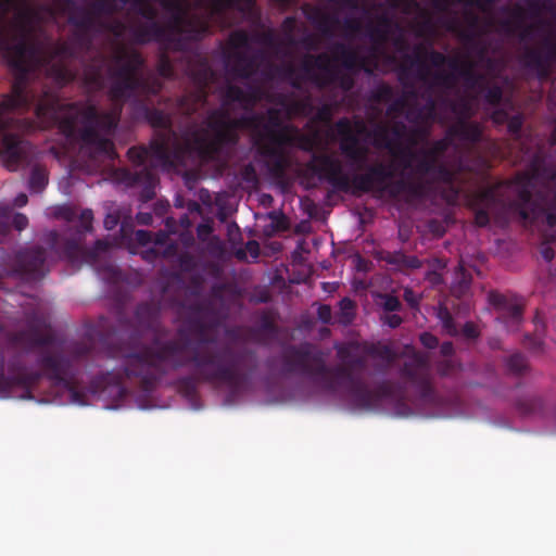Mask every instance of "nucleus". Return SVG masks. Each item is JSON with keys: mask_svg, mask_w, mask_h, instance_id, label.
I'll list each match as a JSON object with an SVG mask.
<instances>
[{"mask_svg": "<svg viewBox=\"0 0 556 556\" xmlns=\"http://www.w3.org/2000/svg\"><path fill=\"white\" fill-rule=\"evenodd\" d=\"M334 130L342 155L352 166L363 168L369 153L368 147L361 142V137L367 134L365 122L359 118L352 122L349 117H341L334 123Z\"/></svg>", "mask_w": 556, "mask_h": 556, "instance_id": "obj_10", "label": "nucleus"}, {"mask_svg": "<svg viewBox=\"0 0 556 556\" xmlns=\"http://www.w3.org/2000/svg\"><path fill=\"white\" fill-rule=\"evenodd\" d=\"M427 60L434 67H442L447 65L452 71L459 65L458 56L450 58L442 52L437 50H428L422 45H417L414 48L413 55H405V61L409 62L412 67H416L417 78L424 83H427L431 75V71L426 63Z\"/></svg>", "mask_w": 556, "mask_h": 556, "instance_id": "obj_15", "label": "nucleus"}, {"mask_svg": "<svg viewBox=\"0 0 556 556\" xmlns=\"http://www.w3.org/2000/svg\"><path fill=\"white\" fill-rule=\"evenodd\" d=\"M99 274L109 283L115 285L125 281V274L112 264L104 265Z\"/></svg>", "mask_w": 556, "mask_h": 556, "instance_id": "obj_52", "label": "nucleus"}, {"mask_svg": "<svg viewBox=\"0 0 556 556\" xmlns=\"http://www.w3.org/2000/svg\"><path fill=\"white\" fill-rule=\"evenodd\" d=\"M336 23H337L336 17L330 16L328 14H320V16L318 18L317 27L323 34L328 35L331 33V29Z\"/></svg>", "mask_w": 556, "mask_h": 556, "instance_id": "obj_61", "label": "nucleus"}, {"mask_svg": "<svg viewBox=\"0 0 556 556\" xmlns=\"http://www.w3.org/2000/svg\"><path fill=\"white\" fill-rule=\"evenodd\" d=\"M332 118V105L328 103L317 108L314 119L320 123H329Z\"/></svg>", "mask_w": 556, "mask_h": 556, "instance_id": "obj_59", "label": "nucleus"}, {"mask_svg": "<svg viewBox=\"0 0 556 556\" xmlns=\"http://www.w3.org/2000/svg\"><path fill=\"white\" fill-rule=\"evenodd\" d=\"M407 99L406 97L402 96L396 99H392L391 103L387 108V115H393V114H402L404 110L407 108Z\"/></svg>", "mask_w": 556, "mask_h": 556, "instance_id": "obj_57", "label": "nucleus"}, {"mask_svg": "<svg viewBox=\"0 0 556 556\" xmlns=\"http://www.w3.org/2000/svg\"><path fill=\"white\" fill-rule=\"evenodd\" d=\"M67 352L68 355L45 353L38 358V365L49 380L70 392L73 402L83 405L85 394L76 389V364L89 356L91 348L87 343L76 342L67 348Z\"/></svg>", "mask_w": 556, "mask_h": 556, "instance_id": "obj_9", "label": "nucleus"}, {"mask_svg": "<svg viewBox=\"0 0 556 556\" xmlns=\"http://www.w3.org/2000/svg\"><path fill=\"white\" fill-rule=\"evenodd\" d=\"M333 59L340 61L342 66L352 75L358 71L367 74L372 73L367 56L361 55L355 49L344 45L337 43L333 48Z\"/></svg>", "mask_w": 556, "mask_h": 556, "instance_id": "obj_24", "label": "nucleus"}, {"mask_svg": "<svg viewBox=\"0 0 556 556\" xmlns=\"http://www.w3.org/2000/svg\"><path fill=\"white\" fill-rule=\"evenodd\" d=\"M442 102L447 104L452 112L457 115L458 119H468L473 115L472 99L462 96L456 100L442 99Z\"/></svg>", "mask_w": 556, "mask_h": 556, "instance_id": "obj_39", "label": "nucleus"}, {"mask_svg": "<svg viewBox=\"0 0 556 556\" xmlns=\"http://www.w3.org/2000/svg\"><path fill=\"white\" fill-rule=\"evenodd\" d=\"M251 130L257 153L266 160L268 172L281 177L287 169L283 149L295 142V130L283 125L279 110L269 108L265 113H251L232 118L224 109L210 110L202 124L192 134L191 144L205 160H217L239 142V129Z\"/></svg>", "mask_w": 556, "mask_h": 556, "instance_id": "obj_4", "label": "nucleus"}, {"mask_svg": "<svg viewBox=\"0 0 556 556\" xmlns=\"http://www.w3.org/2000/svg\"><path fill=\"white\" fill-rule=\"evenodd\" d=\"M504 26L509 30H520V39L527 40L532 39L536 35L544 34L549 26L548 22L543 18H539L533 23L525 24L522 21V10L517 5L514 18L506 21Z\"/></svg>", "mask_w": 556, "mask_h": 556, "instance_id": "obj_25", "label": "nucleus"}, {"mask_svg": "<svg viewBox=\"0 0 556 556\" xmlns=\"http://www.w3.org/2000/svg\"><path fill=\"white\" fill-rule=\"evenodd\" d=\"M501 184L491 185L478 190L472 199L471 208L475 213V224L486 227L490 224V214L501 204L498 188Z\"/></svg>", "mask_w": 556, "mask_h": 556, "instance_id": "obj_19", "label": "nucleus"}, {"mask_svg": "<svg viewBox=\"0 0 556 556\" xmlns=\"http://www.w3.org/2000/svg\"><path fill=\"white\" fill-rule=\"evenodd\" d=\"M480 91H483L484 101L491 106H498L503 100V89L498 85L488 86L484 83L482 88H479Z\"/></svg>", "mask_w": 556, "mask_h": 556, "instance_id": "obj_49", "label": "nucleus"}, {"mask_svg": "<svg viewBox=\"0 0 556 556\" xmlns=\"http://www.w3.org/2000/svg\"><path fill=\"white\" fill-rule=\"evenodd\" d=\"M518 216L525 224L532 225V224H536V223H542L544 226H546V230L543 233V241L541 244L540 253L546 262H551L555 256L554 249L551 247V244L556 243V226H554V227L549 226L547 224L544 215H540V217H538L533 220L532 219L526 220L519 214H518Z\"/></svg>", "mask_w": 556, "mask_h": 556, "instance_id": "obj_32", "label": "nucleus"}, {"mask_svg": "<svg viewBox=\"0 0 556 556\" xmlns=\"http://www.w3.org/2000/svg\"><path fill=\"white\" fill-rule=\"evenodd\" d=\"M459 368V364H457L451 357L443 359L438 364V371L442 376L453 375Z\"/></svg>", "mask_w": 556, "mask_h": 556, "instance_id": "obj_58", "label": "nucleus"}, {"mask_svg": "<svg viewBox=\"0 0 556 556\" xmlns=\"http://www.w3.org/2000/svg\"><path fill=\"white\" fill-rule=\"evenodd\" d=\"M407 126L402 121H394L391 126H389L390 135H392L393 140V154L399 159V150L403 148L402 146H399L397 143L405 138L407 135Z\"/></svg>", "mask_w": 556, "mask_h": 556, "instance_id": "obj_47", "label": "nucleus"}, {"mask_svg": "<svg viewBox=\"0 0 556 556\" xmlns=\"http://www.w3.org/2000/svg\"><path fill=\"white\" fill-rule=\"evenodd\" d=\"M356 317V303L345 296L339 302V312L337 313V321L342 326L351 325Z\"/></svg>", "mask_w": 556, "mask_h": 556, "instance_id": "obj_41", "label": "nucleus"}, {"mask_svg": "<svg viewBox=\"0 0 556 556\" xmlns=\"http://www.w3.org/2000/svg\"><path fill=\"white\" fill-rule=\"evenodd\" d=\"M556 179V163L543 146L530 157L528 173L516 181V199L510 206L523 219L544 215L547 224L556 226V191L547 185Z\"/></svg>", "mask_w": 556, "mask_h": 556, "instance_id": "obj_7", "label": "nucleus"}, {"mask_svg": "<svg viewBox=\"0 0 556 556\" xmlns=\"http://www.w3.org/2000/svg\"><path fill=\"white\" fill-rule=\"evenodd\" d=\"M45 241L59 257L73 264L85 262L86 249L81 245L80 238L62 239L58 231L50 230L46 233Z\"/></svg>", "mask_w": 556, "mask_h": 556, "instance_id": "obj_20", "label": "nucleus"}, {"mask_svg": "<svg viewBox=\"0 0 556 556\" xmlns=\"http://www.w3.org/2000/svg\"><path fill=\"white\" fill-rule=\"evenodd\" d=\"M13 271L27 281L42 279L49 271L46 267V250L35 245L18 251L15 254Z\"/></svg>", "mask_w": 556, "mask_h": 556, "instance_id": "obj_14", "label": "nucleus"}, {"mask_svg": "<svg viewBox=\"0 0 556 556\" xmlns=\"http://www.w3.org/2000/svg\"><path fill=\"white\" fill-rule=\"evenodd\" d=\"M43 326L41 319L29 321L28 329L12 333L9 341L14 345L33 349L37 346H49L54 343V336L51 332L42 333L40 327Z\"/></svg>", "mask_w": 556, "mask_h": 556, "instance_id": "obj_22", "label": "nucleus"}, {"mask_svg": "<svg viewBox=\"0 0 556 556\" xmlns=\"http://www.w3.org/2000/svg\"><path fill=\"white\" fill-rule=\"evenodd\" d=\"M191 316L177 329L172 339L154 337L150 343L124 356L123 368L128 379H135L143 391H152L168 374L190 366L192 377L180 383L193 389V379L226 386L232 393L248 387L260 368L255 350L230 343L203 346L208 342L202 317L208 305L198 303Z\"/></svg>", "mask_w": 556, "mask_h": 556, "instance_id": "obj_3", "label": "nucleus"}, {"mask_svg": "<svg viewBox=\"0 0 556 556\" xmlns=\"http://www.w3.org/2000/svg\"><path fill=\"white\" fill-rule=\"evenodd\" d=\"M104 70L105 59L102 55H98L89 64L85 65L83 81L89 91H100L104 88Z\"/></svg>", "mask_w": 556, "mask_h": 556, "instance_id": "obj_26", "label": "nucleus"}, {"mask_svg": "<svg viewBox=\"0 0 556 556\" xmlns=\"http://www.w3.org/2000/svg\"><path fill=\"white\" fill-rule=\"evenodd\" d=\"M160 309V305L154 302L138 304L135 312V318L139 327L146 330H157Z\"/></svg>", "mask_w": 556, "mask_h": 556, "instance_id": "obj_30", "label": "nucleus"}, {"mask_svg": "<svg viewBox=\"0 0 556 556\" xmlns=\"http://www.w3.org/2000/svg\"><path fill=\"white\" fill-rule=\"evenodd\" d=\"M384 261L400 270L418 269L422 262L415 255H407L402 251L389 252Z\"/></svg>", "mask_w": 556, "mask_h": 556, "instance_id": "obj_37", "label": "nucleus"}, {"mask_svg": "<svg viewBox=\"0 0 556 556\" xmlns=\"http://www.w3.org/2000/svg\"><path fill=\"white\" fill-rule=\"evenodd\" d=\"M279 361L280 374L285 376L306 377L330 392L344 388L352 405L358 409L375 410L384 402H390L395 404L399 415L412 414V408L405 402V388L400 383L383 380L374 389H369L365 381L354 374L366 366L362 356H354L346 364L329 367L326 364V354L319 348L309 342H302L282 346Z\"/></svg>", "mask_w": 556, "mask_h": 556, "instance_id": "obj_5", "label": "nucleus"}, {"mask_svg": "<svg viewBox=\"0 0 556 556\" xmlns=\"http://www.w3.org/2000/svg\"><path fill=\"white\" fill-rule=\"evenodd\" d=\"M507 370L515 375L521 376L528 370L527 357L519 352H516L506 358Z\"/></svg>", "mask_w": 556, "mask_h": 556, "instance_id": "obj_46", "label": "nucleus"}, {"mask_svg": "<svg viewBox=\"0 0 556 556\" xmlns=\"http://www.w3.org/2000/svg\"><path fill=\"white\" fill-rule=\"evenodd\" d=\"M379 305L384 313H397L403 309L402 302L393 294L381 293L379 294Z\"/></svg>", "mask_w": 556, "mask_h": 556, "instance_id": "obj_51", "label": "nucleus"}, {"mask_svg": "<svg viewBox=\"0 0 556 556\" xmlns=\"http://www.w3.org/2000/svg\"><path fill=\"white\" fill-rule=\"evenodd\" d=\"M212 77L213 72L208 66L199 71L197 74L198 88L178 97L176 100V106L181 114L191 116L207 104V87Z\"/></svg>", "mask_w": 556, "mask_h": 556, "instance_id": "obj_17", "label": "nucleus"}, {"mask_svg": "<svg viewBox=\"0 0 556 556\" xmlns=\"http://www.w3.org/2000/svg\"><path fill=\"white\" fill-rule=\"evenodd\" d=\"M438 101L429 94L424 105H414L408 110L407 118L415 123H429L437 118Z\"/></svg>", "mask_w": 556, "mask_h": 556, "instance_id": "obj_33", "label": "nucleus"}, {"mask_svg": "<svg viewBox=\"0 0 556 556\" xmlns=\"http://www.w3.org/2000/svg\"><path fill=\"white\" fill-rule=\"evenodd\" d=\"M364 173L350 177L343 173L341 161L328 152H313L305 164V172L321 181H327L334 190L344 193L387 192L392 198L407 194L420 199L428 194L427 181L414 180L409 170L402 168L401 178L392 180L394 173L383 162L363 165Z\"/></svg>", "mask_w": 556, "mask_h": 556, "instance_id": "obj_6", "label": "nucleus"}, {"mask_svg": "<svg viewBox=\"0 0 556 556\" xmlns=\"http://www.w3.org/2000/svg\"><path fill=\"white\" fill-rule=\"evenodd\" d=\"M516 408L522 416H536L543 414L545 403L539 395H527L517 400Z\"/></svg>", "mask_w": 556, "mask_h": 556, "instance_id": "obj_38", "label": "nucleus"}, {"mask_svg": "<svg viewBox=\"0 0 556 556\" xmlns=\"http://www.w3.org/2000/svg\"><path fill=\"white\" fill-rule=\"evenodd\" d=\"M48 185V176L47 172L39 166H35L31 169L30 177H29V189L33 192H41L46 186Z\"/></svg>", "mask_w": 556, "mask_h": 556, "instance_id": "obj_48", "label": "nucleus"}, {"mask_svg": "<svg viewBox=\"0 0 556 556\" xmlns=\"http://www.w3.org/2000/svg\"><path fill=\"white\" fill-rule=\"evenodd\" d=\"M3 326L0 323V332ZM9 374L4 372V356L0 353V393L9 394L13 388L21 387L30 393V389L38 384L42 372L28 370L20 361H11L8 365Z\"/></svg>", "mask_w": 556, "mask_h": 556, "instance_id": "obj_12", "label": "nucleus"}, {"mask_svg": "<svg viewBox=\"0 0 556 556\" xmlns=\"http://www.w3.org/2000/svg\"><path fill=\"white\" fill-rule=\"evenodd\" d=\"M452 146V136L433 141L431 147L413 150H399V164L404 170H409L414 180L427 181L429 191L434 184H453L456 172L448 167L441 157Z\"/></svg>", "mask_w": 556, "mask_h": 556, "instance_id": "obj_8", "label": "nucleus"}, {"mask_svg": "<svg viewBox=\"0 0 556 556\" xmlns=\"http://www.w3.org/2000/svg\"><path fill=\"white\" fill-rule=\"evenodd\" d=\"M327 60H328L327 53L304 55V58L300 64V70H301L300 76L302 78V83L307 80L316 86L317 78L319 76V73H317L316 70L320 71V67H324V62Z\"/></svg>", "mask_w": 556, "mask_h": 556, "instance_id": "obj_31", "label": "nucleus"}, {"mask_svg": "<svg viewBox=\"0 0 556 556\" xmlns=\"http://www.w3.org/2000/svg\"><path fill=\"white\" fill-rule=\"evenodd\" d=\"M467 21H468V26L464 29H460L458 31V36L464 42L473 46L477 43V39L479 36V34H478L479 18L475 14H469L467 16Z\"/></svg>", "mask_w": 556, "mask_h": 556, "instance_id": "obj_45", "label": "nucleus"}, {"mask_svg": "<svg viewBox=\"0 0 556 556\" xmlns=\"http://www.w3.org/2000/svg\"><path fill=\"white\" fill-rule=\"evenodd\" d=\"M380 320L383 325L392 329L400 327L403 323V318L396 313H384L380 316Z\"/></svg>", "mask_w": 556, "mask_h": 556, "instance_id": "obj_64", "label": "nucleus"}, {"mask_svg": "<svg viewBox=\"0 0 556 556\" xmlns=\"http://www.w3.org/2000/svg\"><path fill=\"white\" fill-rule=\"evenodd\" d=\"M30 146L20 136L4 132L0 140V157L4 166L11 170H17L29 163Z\"/></svg>", "mask_w": 556, "mask_h": 556, "instance_id": "obj_16", "label": "nucleus"}, {"mask_svg": "<svg viewBox=\"0 0 556 556\" xmlns=\"http://www.w3.org/2000/svg\"><path fill=\"white\" fill-rule=\"evenodd\" d=\"M448 135L459 139L460 141L476 144L482 138V128L477 122H468L467 119H458L448 129Z\"/></svg>", "mask_w": 556, "mask_h": 556, "instance_id": "obj_28", "label": "nucleus"}, {"mask_svg": "<svg viewBox=\"0 0 556 556\" xmlns=\"http://www.w3.org/2000/svg\"><path fill=\"white\" fill-rule=\"evenodd\" d=\"M521 62L541 80L551 76L552 66L556 63V36L553 30L543 36L538 47H526Z\"/></svg>", "mask_w": 556, "mask_h": 556, "instance_id": "obj_11", "label": "nucleus"}, {"mask_svg": "<svg viewBox=\"0 0 556 556\" xmlns=\"http://www.w3.org/2000/svg\"><path fill=\"white\" fill-rule=\"evenodd\" d=\"M430 76L432 78L431 86L441 87L445 90L453 89L459 77L457 72H453L452 70L450 72L438 71Z\"/></svg>", "mask_w": 556, "mask_h": 556, "instance_id": "obj_43", "label": "nucleus"}, {"mask_svg": "<svg viewBox=\"0 0 556 556\" xmlns=\"http://www.w3.org/2000/svg\"><path fill=\"white\" fill-rule=\"evenodd\" d=\"M453 72H457V75L463 78L468 90H479L485 83V76L476 72L475 63L469 59L459 58V65L453 68Z\"/></svg>", "mask_w": 556, "mask_h": 556, "instance_id": "obj_29", "label": "nucleus"}, {"mask_svg": "<svg viewBox=\"0 0 556 556\" xmlns=\"http://www.w3.org/2000/svg\"><path fill=\"white\" fill-rule=\"evenodd\" d=\"M366 136L374 138L375 147L386 148L393 153V140L390 137L388 125L377 124L371 131L367 129Z\"/></svg>", "mask_w": 556, "mask_h": 556, "instance_id": "obj_40", "label": "nucleus"}, {"mask_svg": "<svg viewBox=\"0 0 556 556\" xmlns=\"http://www.w3.org/2000/svg\"><path fill=\"white\" fill-rule=\"evenodd\" d=\"M343 29L348 35L354 36L362 30V22L355 17H346L343 21Z\"/></svg>", "mask_w": 556, "mask_h": 556, "instance_id": "obj_63", "label": "nucleus"}, {"mask_svg": "<svg viewBox=\"0 0 556 556\" xmlns=\"http://www.w3.org/2000/svg\"><path fill=\"white\" fill-rule=\"evenodd\" d=\"M268 78L279 76L290 83L294 89H300L302 86V78L298 73L295 66L291 63L281 65H270L265 74Z\"/></svg>", "mask_w": 556, "mask_h": 556, "instance_id": "obj_35", "label": "nucleus"}, {"mask_svg": "<svg viewBox=\"0 0 556 556\" xmlns=\"http://www.w3.org/2000/svg\"><path fill=\"white\" fill-rule=\"evenodd\" d=\"M400 376L416 389L422 401L431 402L433 400L434 390L430 381L429 364L424 356L415 354L404 362L400 368Z\"/></svg>", "mask_w": 556, "mask_h": 556, "instance_id": "obj_13", "label": "nucleus"}, {"mask_svg": "<svg viewBox=\"0 0 556 556\" xmlns=\"http://www.w3.org/2000/svg\"><path fill=\"white\" fill-rule=\"evenodd\" d=\"M93 213L91 210H83L79 215L81 230L79 232H89L92 229Z\"/></svg>", "mask_w": 556, "mask_h": 556, "instance_id": "obj_62", "label": "nucleus"}, {"mask_svg": "<svg viewBox=\"0 0 556 556\" xmlns=\"http://www.w3.org/2000/svg\"><path fill=\"white\" fill-rule=\"evenodd\" d=\"M439 318L441 319L443 327L450 332L455 333L456 327L454 323V318L450 311L446 307L440 308Z\"/></svg>", "mask_w": 556, "mask_h": 556, "instance_id": "obj_60", "label": "nucleus"}, {"mask_svg": "<svg viewBox=\"0 0 556 556\" xmlns=\"http://www.w3.org/2000/svg\"><path fill=\"white\" fill-rule=\"evenodd\" d=\"M369 354L387 362L388 364L393 363L397 357L396 352L388 344L372 345L369 350Z\"/></svg>", "mask_w": 556, "mask_h": 556, "instance_id": "obj_50", "label": "nucleus"}, {"mask_svg": "<svg viewBox=\"0 0 556 556\" xmlns=\"http://www.w3.org/2000/svg\"><path fill=\"white\" fill-rule=\"evenodd\" d=\"M74 8L68 23L74 26L68 41L55 47L60 64L51 67L58 83L65 85L76 78L66 62L78 59L92 46L93 36L111 33L116 38L126 34L137 45L157 42L164 50L182 51L190 41L201 40L211 30L213 11L256 2H86Z\"/></svg>", "mask_w": 556, "mask_h": 556, "instance_id": "obj_2", "label": "nucleus"}, {"mask_svg": "<svg viewBox=\"0 0 556 556\" xmlns=\"http://www.w3.org/2000/svg\"><path fill=\"white\" fill-rule=\"evenodd\" d=\"M156 71L159 74V78L162 80L163 78H170L174 75V67L172 64V61L169 56L165 53H162L159 58L157 64H156Z\"/></svg>", "mask_w": 556, "mask_h": 556, "instance_id": "obj_54", "label": "nucleus"}, {"mask_svg": "<svg viewBox=\"0 0 556 556\" xmlns=\"http://www.w3.org/2000/svg\"><path fill=\"white\" fill-rule=\"evenodd\" d=\"M391 22L389 18L382 16L376 24L368 23L366 25V35L374 43V48L382 46L389 38Z\"/></svg>", "mask_w": 556, "mask_h": 556, "instance_id": "obj_36", "label": "nucleus"}, {"mask_svg": "<svg viewBox=\"0 0 556 556\" xmlns=\"http://www.w3.org/2000/svg\"><path fill=\"white\" fill-rule=\"evenodd\" d=\"M257 70V63L254 56L248 55L242 52L235 54L232 72L235 75L242 79L251 78Z\"/></svg>", "mask_w": 556, "mask_h": 556, "instance_id": "obj_34", "label": "nucleus"}, {"mask_svg": "<svg viewBox=\"0 0 556 556\" xmlns=\"http://www.w3.org/2000/svg\"><path fill=\"white\" fill-rule=\"evenodd\" d=\"M523 122L525 117L521 113H517L515 115H510L509 119L507 121V131L513 137V139L516 141V143L523 146Z\"/></svg>", "mask_w": 556, "mask_h": 556, "instance_id": "obj_44", "label": "nucleus"}, {"mask_svg": "<svg viewBox=\"0 0 556 556\" xmlns=\"http://www.w3.org/2000/svg\"><path fill=\"white\" fill-rule=\"evenodd\" d=\"M393 88L388 84L379 85L371 93L372 100L377 102H389L393 99Z\"/></svg>", "mask_w": 556, "mask_h": 556, "instance_id": "obj_55", "label": "nucleus"}, {"mask_svg": "<svg viewBox=\"0 0 556 556\" xmlns=\"http://www.w3.org/2000/svg\"><path fill=\"white\" fill-rule=\"evenodd\" d=\"M166 238L167 236L164 232L159 233L155 239V245H163ZM159 256L164 258L176 256V265L181 273H191L198 267L197 257L190 252L178 253V244L176 242H169L162 251L160 248H153L143 254V258L148 262H153Z\"/></svg>", "mask_w": 556, "mask_h": 556, "instance_id": "obj_18", "label": "nucleus"}, {"mask_svg": "<svg viewBox=\"0 0 556 556\" xmlns=\"http://www.w3.org/2000/svg\"><path fill=\"white\" fill-rule=\"evenodd\" d=\"M243 340L251 341L257 344H267L268 340L260 332L256 326L245 327L243 329Z\"/></svg>", "mask_w": 556, "mask_h": 556, "instance_id": "obj_56", "label": "nucleus"}, {"mask_svg": "<svg viewBox=\"0 0 556 556\" xmlns=\"http://www.w3.org/2000/svg\"><path fill=\"white\" fill-rule=\"evenodd\" d=\"M220 101L222 105L218 109H224L229 112V106L233 103H239L243 108L252 106L256 101V97L237 85L227 84L220 89Z\"/></svg>", "mask_w": 556, "mask_h": 556, "instance_id": "obj_27", "label": "nucleus"}, {"mask_svg": "<svg viewBox=\"0 0 556 556\" xmlns=\"http://www.w3.org/2000/svg\"><path fill=\"white\" fill-rule=\"evenodd\" d=\"M319 76L317 78L316 87L325 89L329 86L337 85L342 91L349 92L355 86L354 75L340 71L331 63V59L328 55V60L324 62V67H320Z\"/></svg>", "mask_w": 556, "mask_h": 556, "instance_id": "obj_23", "label": "nucleus"}, {"mask_svg": "<svg viewBox=\"0 0 556 556\" xmlns=\"http://www.w3.org/2000/svg\"><path fill=\"white\" fill-rule=\"evenodd\" d=\"M255 326L258 328L260 332L267 338L268 342L275 339L278 334V327L269 312L264 311Z\"/></svg>", "mask_w": 556, "mask_h": 556, "instance_id": "obj_42", "label": "nucleus"}, {"mask_svg": "<svg viewBox=\"0 0 556 556\" xmlns=\"http://www.w3.org/2000/svg\"><path fill=\"white\" fill-rule=\"evenodd\" d=\"M110 243L105 240H97L91 249H86L85 262L96 263L101 253L108 252Z\"/></svg>", "mask_w": 556, "mask_h": 556, "instance_id": "obj_53", "label": "nucleus"}, {"mask_svg": "<svg viewBox=\"0 0 556 556\" xmlns=\"http://www.w3.org/2000/svg\"><path fill=\"white\" fill-rule=\"evenodd\" d=\"M30 2H0V52L14 72L11 94L0 102V132L9 129L29 131L33 121L15 118V111L27 112L35 106V115L41 124H58L67 138H78L81 147L92 157L106 156L114 160L117 154L113 135L121 121L124 102L130 103L137 119L151 127L165 130L150 141L149 147L135 146L128 149L127 156L138 170L116 168L114 179L126 187L141 188L139 199L149 202L155 197L157 176L154 168L173 167L184 163L186 157L199 151L191 144L193 129L182 138L172 129V116L155 108L152 98L157 97L159 105H167L170 98L160 96L164 83L155 74L140 73L144 59L138 51L114 56L116 66L108 68L111 78L109 96L114 102L110 111L99 112L94 104L79 108L77 103L62 104L58 96L43 90L38 98L28 89L30 75L40 63L39 50L34 42L41 35L42 24L39 12L29 7Z\"/></svg>", "mask_w": 556, "mask_h": 556, "instance_id": "obj_1", "label": "nucleus"}, {"mask_svg": "<svg viewBox=\"0 0 556 556\" xmlns=\"http://www.w3.org/2000/svg\"><path fill=\"white\" fill-rule=\"evenodd\" d=\"M490 303L498 311L496 319L504 325L507 331H517L522 321V307L520 304L510 301L507 296L491 292Z\"/></svg>", "mask_w": 556, "mask_h": 556, "instance_id": "obj_21", "label": "nucleus"}]
</instances>
